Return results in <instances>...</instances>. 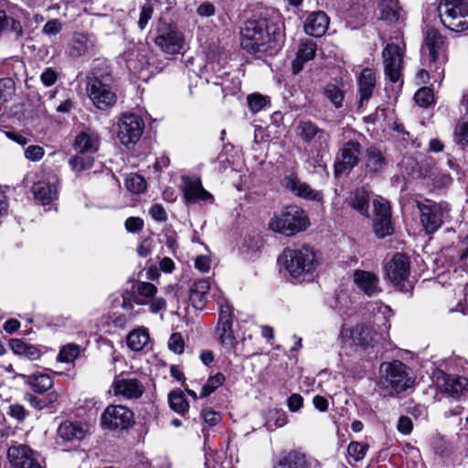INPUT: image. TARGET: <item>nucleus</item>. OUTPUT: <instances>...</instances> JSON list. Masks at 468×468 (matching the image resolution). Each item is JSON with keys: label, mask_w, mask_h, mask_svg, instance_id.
<instances>
[{"label": "nucleus", "mask_w": 468, "mask_h": 468, "mask_svg": "<svg viewBox=\"0 0 468 468\" xmlns=\"http://www.w3.org/2000/svg\"><path fill=\"white\" fill-rule=\"evenodd\" d=\"M414 100L419 106L428 107L433 102V91L429 87L420 88L415 93Z\"/></svg>", "instance_id": "nucleus-48"}, {"label": "nucleus", "mask_w": 468, "mask_h": 468, "mask_svg": "<svg viewBox=\"0 0 468 468\" xmlns=\"http://www.w3.org/2000/svg\"><path fill=\"white\" fill-rule=\"evenodd\" d=\"M209 289L210 284L205 279H200L194 282L190 289L189 298L196 309L202 310L205 307Z\"/></svg>", "instance_id": "nucleus-32"}, {"label": "nucleus", "mask_w": 468, "mask_h": 468, "mask_svg": "<svg viewBox=\"0 0 468 468\" xmlns=\"http://www.w3.org/2000/svg\"><path fill=\"white\" fill-rule=\"evenodd\" d=\"M361 154V144L356 139L346 142L339 149L335 163V173L336 175L348 172L357 165Z\"/></svg>", "instance_id": "nucleus-13"}, {"label": "nucleus", "mask_w": 468, "mask_h": 468, "mask_svg": "<svg viewBox=\"0 0 468 468\" xmlns=\"http://www.w3.org/2000/svg\"><path fill=\"white\" fill-rule=\"evenodd\" d=\"M309 226L310 220L307 212L295 205L285 207L269 221L270 229L286 237L303 232Z\"/></svg>", "instance_id": "nucleus-2"}, {"label": "nucleus", "mask_w": 468, "mask_h": 468, "mask_svg": "<svg viewBox=\"0 0 468 468\" xmlns=\"http://www.w3.org/2000/svg\"><path fill=\"white\" fill-rule=\"evenodd\" d=\"M168 346L171 351L176 354H182L184 352L185 343L183 337L178 333H174L168 341Z\"/></svg>", "instance_id": "nucleus-53"}, {"label": "nucleus", "mask_w": 468, "mask_h": 468, "mask_svg": "<svg viewBox=\"0 0 468 468\" xmlns=\"http://www.w3.org/2000/svg\"><path fill=\"white\" fill-rule=\"evenodd\" d=\"M93 45L92 36L76 33L69 45L68 53L71 58H80L86 55Z\"/></svg>", "instance_id": "nucleus-31"}, {"label": "nucleus", "mask_w": 468, "mask_h": 468, "mask_svg": "<svg viewBox=\"0 0 468 468\" xmlns=\"http://www.w3.org/2000/svg\"><path fill=\"white\" fill-rule=\"evenodd\" d=\"M283 265L292 282H311L319 265L316 251L307 245L283 251Z\"/></svg>", "instance_id": "nucleus-1"}, {"label": "nucleus", "mask_w": 468, "mask_h": 468, "mask_svg": "<svg viewBox=\"0 0 468 468\" xmlns=\"http://www.w3.org/2000/svg\"><path fill=\"white\" fill-rule=\"evenodd\" d=\"M219 309L218 320L216 329L218 340L221 346L229 352L235 354L238 341L232 330L233 324V309L225 298L218 299Z\"/></svg>", "instance_id": "nucleus-7"}, {"label": "nucleus", "mask_w": 468, "mask_h": 468, "mask_svg": "<svg viewBox=\"0 0 468 468\" xmlns=\"http://www.w3.org/2000/svg\"><path fill=\"white\" fill-rule=\"evenodd\" d=\"M389 281L400 291L406 290L405 282L410 275V259L402 253H397L386 267Z\"/></svg>", "instance_id": "nucleus-14"}, {"label": "nucleus", "mask_w": 468, "mask_h": 468, "mask_svg": "<svg viewBox=\"0 0 468 468\" xmlns=\"http://www.w3.org/2000/svg\"><path fill=\"white\" fill-rule=\"evenodd\" d=\"M7 455L13 468H45L27 445L12 446Z\"/></svg>", "instance_id": "nucleus-18"}, {"label": "nucleus", "mask_w": 468, "mask_h": 468, "mask_svg": "<svg viewBox=\"0 0 468 468\" xmlns=\"http://www.w3.org/2000/svg\"><path fill=\"white\" fill-rule=\"evenodd\" d=\"M296 135L305 144H314L317 155L328 152L331 135L309 120H300L295 128Z\"/></svg>", "instance_id": "nucleus-9"}, {"label": "nucleus", "mask_w": 468, "mask_h": 468, "mask_svg": "<svg viewBox=\"0 0 468 468\" xmlns=\"http://www.w3.org/2000/svg\"><path fill=\"white\" fill-rule=\"evenodd\" d=\"M195 267L201 272H207L210 269V259L207 256H198L195 261Z\"/></svg>", "instance_id": "nucleus-64"}, {"label": "nucleus", "mask_w": 468, "mask_h": 468, "mask_svg": "<svg viewBox=\"0 0 468 468\" xmlns=\"http://www.w3.org/2000/svg\"><path fill=\"white\" fill-rule=\"evenodd\" d=\"M88 432L89 429L86 424L67 420L58 426L56 442L63 447L71 446L84 439Z\"/></svg>", "instance_id": "nucleus-16"}, {"label": "nucleus", "mask_w": 468, "mask_h": 468, "mask_svg": "<svg viewBox=\"0 0 468 468\" xmlns=\"http://www.w3.org/2000/svg\"><path fill=\"white\" fill-rule=\"evenodd\" d=\"M57 78V72L51 68L46 69L40 76L42 83L47 87L53 85L56 82Z\"/></svg>", "instance_id": "nucleus-58"}, {"label": "nucleus", "mask_w": 468, "mask_h": 468, "mask_svg": "<svg viewBox=\"0 0 468 468\" xmlns=\"http://www.w3.org/2000/svg\"><path fill=\"white\" fill-rule=\"evenodd\" d=\"M339 336L342 339L352 338L356 345L364 347L374 346L381 338L372 326L366 324H357L352 330L342 327Z\"/></svg>", "instance_id": "nucleus-19"}, {"label": "nucleus", "mask_w": 468, "mask_h": 468, "mask_svg": "<svg viewBox=\"0 0 468 468\" xmlns=\"http://www.w3.org/2000/svg\"><path fill=\"white\" fill-rule=\"evenodd\" d=\"M438 12L448 29L455 32L468 29V0H441Z\"/></svg>", "instance_id": "nucleus-5"}, {"label": "nucleus", "mask_w": 468, "mask_h": 468, "mask_svg": "<svg viewBox=\"0 0 468 468\" xmlns=\"http://www.w3.org/2000/svg\"><path fill=\"white\" fill-rule=\"evenodd\" d=\"M202 416H203L204 421L206 423L209 424L210 426L218 424L221 420L220 414L212 410H203Z\"/></svg>", "instance_id": "nucleus-61"}, {"label": "nucleus", "mask_w": 468, "mask_h": 468, "mask_svg": "<svg viewBox=\"0 0 468 468\" xmlns=\"http://www.w3.org/2000/svg\"><path fill=\"white\" fill-rule=\"evenodd\" d=\"M9 346L16 355L31 361L38 360L42 356V352L37 346L29 345L18 338L11 339Z\"/></svg>", "instance_id": "nucleus-34"}, {"label": "nucleus", "mask_w": 468, "mask_h": 468, "mask_svg": "<svg viewBox=\"0 0 468 468\" xmlns=\"http://www.w3.org/2000/svg\"><path fill=\"white\" fill-rule=\"evenodd\" d=\"M44 154V148L39 145H29L25 150V157L33 162L39 161Z\"/></svg>", "instance_id": "nucleus-54"}, {"label": "nucleus", "mask_w": 468, "mask_h": 468, "mask_svg": "<svg viewBox=\"0 0 468 468\" xmlns=\"http://www.w3.org/2000/svg\"><path fill=\"white\" fill-rule=\"evenodd\" d=\"M58 399L59 394L55 390L48 393L44 398L37 397L31 393L25 394V400L27 401L31 407L38 410L53 406L58 401Z\"/></svg>", "instance_id": "nucleus-36"}, {"label": "nucleus", "mask_w": 468, "mask_h": 468, "mask_svg": "<svg viewBox=\"0 0 468 468\" xmlns=\"http://www.w3.org/2000/svg\"><path fill=\"white\" fill-rule=\"evenodd\" d=\"M87 80V93L96 108L106 110L115 104L117 97L108 77L99 75L94 69Z\"/></svg>", "instance_id": "nucleus-6"}, {"label": "nucleus", "mask_w": 468, "mask_h": 468, "mask_svg": "<svg viewBox=\"0 0 468 468\" xmlns=\"http://www.w3.org/2000/svg\"><path fill=\"white\" fill-rule=\"evenodd\" d=\"M370 196L365 188L354 191L349 205L361 215L368 216Z\"/></svg>", "instance_id": "nucleus-37"}, {"label": "nucleus", "mask_w": 468, "mask_h": 468, "mask_svg": "<svg viewBox=\"0 0 468 468\" xmlns=\"http://www.w3.org/2000/svg\"><path fill=\"white\" fill-rule=\"evenodd\" d=\"M149 214L155 221H165L167 218L166 212L159 204H154L149 209Z\"/></svg>", "instance_id": "nucleus-57"}, {"label": "nucleus", "mask_w": 468, "mask_h": 468, "mask_svg": "<svg viewBox=\"0 0 468 468\" xmlns=\"http://www.w3.org/2000/svg\"><path fill=\"white\" fill-rule=\"evenodd\" d=\"M282 186L299 197L312 201H320L322 199L321 193L302 181L296 174L285 176L282 180Z\"/></svg>", "instance_id": "nucleus-21"}, {"label": "nucleus", "mask_w": 468, "mask_h": 468, "mask_svg": "<svg viewBox=\"0 0 468 468\" xmlns=\"http://www.w3.org/2000/svg\"><path fill=\"white\" fill-rule=\"evenodd\" d=\"M439 387L442 392L452 397H459L467 390L468 379L464 377L443 375Z\"/></svg>", "instance_id": "nucleus-27"}, {"label": "nucleus", "mask_w": 468, "mask_h": 468, "mask_svg": "<svg viewBox=\"0 0 468 468\" xmlns=\"http://www.w3.org/2000/svg\"><path fill=\"white\" fill-rule=\"evenodd\" d=\"M61 28V23L58 19H51L44 25L42 32L48 36H54L58 34Z\"/></svg>", "instance_id": "nucleus-55"}, {"label": "nucleus", "mask_w": 468, "mask_h": 468, "mask_svg": "<svg viewBox=\"0 0 468 468\" xmlns=\"http://www.w3.org/2000/svg\"><path fill=\"white\" fill-rule=\"evenodd\" d=\"M425 46L429 50L430 59L435 61H444L443 38L435 29H429L425 37Z\"/></svg>", "instance_id": "nucleus-29"}, {"label": "nucleus", "mask_w": 468, "mask_h": 468, "mask_svg": "<svg viewBox=\"0 0 468 468\" xmlns=\"http://www.w3.org/2000/svg\"><path fill=\"white\" fill-rule=\"evenodd\" d=\"M368 446L367 444L352 441L347 447V452L356 462L361 461L367 452Z\"/></svg>", "instance_id": "nucleus-50"}, {"label": "nucleus", "mask_w": 468, "mask_h": 468, "mask_svg": "<svg viewBox=\"0 0 468 468\" xmlns=\"http://www.w3.org/2000/svg\"><path fill=\"white\" fill-rule=\"evenodd\" d=\"M380 18L388 24H395L403 18L404 10L399 0H378Z\"/></svg>", "instance_id": "nucleus-28"}, {"label": "nucleus", "mask_w": 468, "mask_h": 468, "mask_svg": "<svg viewBox=\"0 0 468 468\" xmlns=\"http://www.w3.org/2000/svg\"><path fill=\"white\" fill-rule=\"evenodd\" d=\"M25 384L28 385L35 392L42 394L49 390L54 381L48 374L35 373L32 375H21Z\"/></svg>", "instance_id": "nucleus-33"}, {"label": "nucleus", "mask_w": 468, "mask_h": 468, "mask_svg": "<svg viewBox=\"0 0 468 468\" xmlns=\"http://www.w3.org/2000/svg\"><path fill=\"white\" fill-rule=\"evenodd\" d=\"M329 18L323 11H317L310 14L304 23V31L306 34L320 37L327 30Z\"/></svg>", "instance_id": "nucleus-26"}, {"label": "nucleus", "mask_w": 468, "mask_h": 468, "mask_svg": "<svg viewBox=\"0 0 468 468\" xmlns=\"http://www.w3.org/2000/svg\"><path fill=\"white\" fill-rule=\"evenodd\" d=\"M100 136L91 129H86L80 132L75 138V148L78 151L94 154L100 146Z\"/></svg>", "instance_id": "nucleus-30"}, {"label": "nucleus", "mask_w": 468, "mask_h": 468, "mask_svg": "<svg viewBox=\"0 0 468 468\" xmlns=\"http://www.w3.org/2000/svg\"><path fill=\"white\" fill-rule=\"evenodd\" d=\"M407 367L400 361L384 362L379 367L378 385L388 394L399 393L411 386Z\"/></svg>", "instance_id": "nucleus-3"}, {"label": "nucleus", "mask_w": 468, "mask_h": 468, "mask_svg": "<svg viewBox=\"0 0 468 468\" xmlns=\"http://www.w3.org/2000/svg\"><path fill=\"white\" fill-rule=\"evenodd\" d=\"M56 180L53 182H37L33 187L32 191L37 200L40 201L43 205L51 203L57 198V185Z\"/></svg>", "instance_id": "nucleus-35"}, {"label": "nucleus", "mask_w": 468, "mask_h": 468, "mask_svg": "<svg viewBox=\"0 0 468 468\" xmlns=\"http://www.w3.org/2000/svg\"><path fill=\"white\" fill-rule=\"evenodd\" d=\"M170 408L176 413L184 415L188 411L189 404L181 390H174L168 396Z\"/></svg>", "instance_id": "nucleus-42"}, {"label": "nucleus", "mask_w": 468, "mask_h": 468, "mask_svg": "<svg viewBox=\"0 0 468 468\" xmlns=\"http://www.w3.org/2000/svg\"><path fill=\"white\" fill-rule=\"evenodd\" d=\"M315 52L316 44L312 40H305L300 43L296 57L307 62L314 58Z\"/></svg>", "instance_id": "nucleus-47"}, {"label": "nucleus", "mask_w": 468, "mask_h": 468, "mask_svg": "<svg viewBox=\"0 0 468 468\" xmlns=\"http://www.w3.org/2000/svg\"><path fill=\"white\" fill-rule=\"evenodd\" d=\"M324 96L328 99L336 108L342 106L344 93L339 87L334 84L326 85L323 90Z\"/></svg>", "instance_id": "nucleus-45"}, {"label": "nucleus", "mask_w": 468, "mask_h": 468, "mask_svg": "<svg viewBox=\"0 0 468 468\" xmlns=\"http://www.w3.org/2000/svg\"><path fill=\"white\" fill-rule=\"evenodd\" d=\"M154 42L164 52L171 55L180 53L185 44L182 33L172 27L159 29Z\"/></svg>", "instance_id": "nucleus-20"}, {"label": "nucleus", "mask_w": 468, "mask_h": 468, "mask_svg": "<svg viewBox=\"0 0 468 468\" xmlns=\"http://www.w3.org/2000/svg\"><path fill=\"white\" fill-rule=\"evenodd\" d=\"M354 282L358 289L367 296H375L381 292L379 279L374 272L356 270L354 272Z\"/></svg>", "instance_id": "nucleus-24"}, {"label": "nucleus", "mask_w": 468, "mask_h": 468, "mask_svg": "<svg viewBox=\"0 0 468 468\" xmlns=\"http://www.w3.org/2000/svg\"><path fill=\"white\" fill-rule=\"evenodd\" d=\"M11 417L15 418L16 420L22 421L25 420L27 416V411L25 408L20 404H11L9 406V411Z\"/></svg>", "instance_id": "nucleus-60"}, {"label": "nucleus", "mask_w": 468, "mask_h": 468, "mask_svg": "<svg viewBox=\"0 0 468 468\" xmlns=\"http://www.w3.org/2000/svg\"><path fill=\"white\" fill-rule=\"evenodd\" d=\"M225 381V376L221 373L210 377L206 384L203 386L200 397L205 398L213 393L218 387H220Z\"/></svg>", "instance_id": "nucleus-46"}, {"label": "nucleus", "mask_w": 468, "mask_h": 468, "mask_svg": "<svg viewBox=\"0 0 468 468\" xmlns=\"http://www.w3.org/2000/svg\"><path fill=\"white\" fill-rule=\"evenodd\" d=\"M144 129L143 119L133 113H123L118 122L117 136L125 146L135 144L141 138Z\"/></svg>", "instance_id": "nucleus-10"}, {"label": "nucleus", "mask_w": 468, "mask_h": 468, "mask_svg": "<svg viewBox=\"0 0 468 468\" xmlns=\"http://www.w3.org/2000/svg\"><path fill=\"white\" fill-rule=\"evenodd\" d=\"M240 35V45L249 53L265 52L271 48V37L265 19L246 21Z\"/></svg>", "instance_id": "nucleus-4"}, {"label": "nucleus", "mask_w": 468, "mask_h": 468, "mask_svg": "<svg viewBox=\"0 0 468 468\" xmlns=\"http://www.w3.org/2000/svg\"><path fill=\"white\" fill-rule=\"evenodd\" d=\"M376 87V74L372 69H364L357 78L358 107L361 108L372 97Z\"/></svg>", "instance_id": "nucleus-23"}, {"label": "nucleus", "mask_w": 468, "mask_h": 468, "mask_svg": "<svg viewBox=\"0 0 468 468\" xmlns=\"http://www.w3.org/2000/svg\"><path fill=\"white\" fill-rule=\"evenodd\" d=\"M373 229L378 238L383 239L393 233L389 202L382 197L373 200Z\"/></svg>", "instance_id": "nucleus-12"}, {"label": "nucleus", "mask_w": 468, "mask_h": 468, "mask_svg": "<svg viewBox=\"0 0 468 468\" xmlns=\"http://www.w3.org/2000/svg\"><path fill=\"white\" fill-rule=\"evenodd\" d=\"M420 224L427 234L436 232L441 226L443 217L450 210L447 203H436L431 199L417 201Z\"/></svg>", "instance_id": "nucleus-8"}, {"label": "nucleus", "mask_w": 468, "mask_h": 468, "mask_svg": "<svg viewBox=\"0 0 468 468\" xmlns=\"http://www.w3.org/2000/svg\"><path fill=\"white\" fill-rule=\"evenodd\" d=\"M454 141L463 149L468 147V122H463L456 125Z\"/></svg>", "instance_id": "nucleus-49"}, {"label": "nucleus", "mask_w": 468, "mask_h": 468, "mask_svg": "<svg viewBox=\"0 0 468 468\" xmlns=\"http://www.w3.org/2000/svg\"><path fill=\"white\" fill-rule=\"evenodd\" d=\"M125 186L130 192L138 195L145 191L147 184L142 176L132 173L125 177Z\"/></svg>", "instance_id": "nucleus-43"}, {"label": "nucleus", "mask_w": 468, "mask_h": 468, "mask_svg": "<svg viewBox=\"0 0 468 468\" xmlns=\"http://www.w3.org/2000/svg\"><path fill=\"white\" fill-rule=\"evenodd\" d=\"M268 104L267 99L261 94H251L248 96V105L250 110L257 113L263 110Z\"/></svg>", "instance_id": "nucleus-51"}, {"label": "nucleus", "mask_w": 468, "mask_h": 468, "mask_svg": "<svg viewBox=\"0 0 468 468\" xmlns=\"http://www.w3.org/2000/svg\"><path fill=\"white\" fill-rule=\"evenodd\" d=\"M93 154L88 152L78 151V154L69 159V165L75 172H81L90 169L93 165Z\"/></svg>", "instance_id": "nucleus-41"}, {"label": "nucleus", "mask_w": 468, "mask_h": 468, "mask_svg": "<svg viewBox=\"0 0 468 468\" xmlns=\"http://www.w3.org/2000/svg\"><path fill=\"white\" fill-rule=\"evenodd\" d=\"M7 31L12 32L16 37H20L23 31L20 22L6 16V32Z\"/></svg>", "instance_id": "nucleus-62"}, {"label": "nucleus", "mask_w": 468, "mask_h": 468, "mask_svg": "<svg viewBox=\"0 0 468 468\" xmlns=\"http://www.w3.org/2000/svg\"><path fill=\"white\" fill-rule=\"evenodd\" d=\"M149 334L146 329L139 328L133 330L127 335L126 343L129 348L133 351H141L149 342Z\"/></svg>", "instance_id": "nucleus-38"}, {"label": "nucleus", "mask_w": 468, "mask_h": 468, "mask_svg": "<svg viewBox=\"0 0 468 468\" xmlns=\"http://www.w3.org/2000/svg\"><path fill=\"white\" fill-rule=\"evenodd\" d=\"M125 229L129 232H136L142 229L144 220L138 217H130L125 220Z\"/></svg>", "instance_id": "nucleus-56"}, {"label": "nucleus", "mask_w": 468, "mask_h": 468, "mask_svg": "<svg viewBox=\"0 0 468 468\" xmlns=\"http://www.w3.org/2000/svg\"><path fill=\"white\" fill-rule=\"evenodd\" d=\"M137 294L134 296V303L140 305L147 304L155 296L157 288L151 282H140L136 285Z\"/></svg>", "instance_id": "nucleus-39"}, {"label": "nucleus", "mask_w": 468, "mask_h": 468, "mask_svg": "<svg viewBox=\"0 0 468 468\" xmlns=\"http://www.w3.org/2000/svg\"><path fill=\"white\" fill-rule=\"evenodd\" d=\"M101 424L111 430H126L133 424V413L122 405L108 406L101 415Z\"/></svg>", "instance_id": "nucleus-11"}, {"label": "nucleus", "mask_w": 468, "mask_h": 468, "mask_svg": "<svg viewBox=\"0 0 468 468\" xmlns=\"http://www.w3.org/2000/svg\"><path fill=\"white\" fill-rule=\"evenodd\" d=\"M386 76L391 82H397L402 69V51L396 44H388L382 51Z\"/></svg>", "instance_id": "nucleus-17"}, {"label": "nucleus", "mask_w": 468, "mask_h": 468, "mask_svg": "<svg viewBox=\"0 0 468 468\" xmlns=\"http://www.w3.org/2000/svg\"><path fill=\"white\" fill-rule=\"evenodd\" d=\"M388 165L383 152L375 145L367 148L364 157V166L367 174L377 175L381 173Z\"/></svg>", "instance_id": "nucleus-25"}, {"label": "nucleus", "mask_w": 468, "mask_h": 468, "mask_svg": "<svg viewBox=\"0 0 468 468\" xmlns=\"http://www.w3.org/2000/svg\"><path fill=\"white\" fill-rule=\"evenodd\" d=\"M152 15H153V7L152 6L144 5L142 7L139 21H138V26L141 29H144L146 27L148 21L152 17Z\"/></svg>", "instance_id": "nucleus-59"}, {"label": "nucleus", "mask_w": 468, "mask_h": 468, "mask_svg": "<svg viewBox=\"0 0 468 468\" xmlns=\"http://www.w3.org/2000/svg\"><path fill=\"white\" fill-rule=\"evenodd\" d=\"M112 388L115 396L127 399H139L144 392V386L140 380L121 376L114 378Z\"/></svg>", "instance_id": "nucleus-22"}, {"label": "nucleus", "mask_w": 468, "mask_h": 468, "mask_svg": "<svg viewBox=\"0 0 468 468\" xmlns=\"http://www.w3.org/2000/svg\"><path fill=\"white\" fill-rule=\"evenodd\" d=\"M80 354V347L76 344H67L63 346L58 355V361L64 363H72Z\"/></svg>", "instance_id": "nucleus-44"}, {"label": "nucleus", "mask_w": 468, "mask_h": 468, "mask_svg": "<svg viewBox=\"0 0 468 468\" xmlns=\"http://www.w3.org/2000/svg\"><path fill=\"white\" fill-rule=\"evenodd\" d=\"M148 303L150 304V311L154 314L158 313L161 310H164L166 306V302L162 297H153Z\"/></svg>", "instance_id": "nucleus-63"}, {"label": "nucleus", "mask_w": 468, "mask_h": 468, "mask_svg": "<svg viewBox=\"0 0 468 468\" xmlns=\"http://www.w3.org/2000/svg\"><path fill=\"white\" fill-rule=\"evenodd\" d=\"M180 187L186 203L213 201V196L203 187L201 178L198 176H182Z\"/></svg>", "instance_id": "nucleus-15"}, {"label": "nucleus", "mask_w": 468, "mask_h": 468, "mask_svg": "<svg viewBox=\"0 0 468 468\" xmlns=\"http://www.w3.org/2000/svg\"><path fill=\"white\" fill-rule=\"evenodd\" d=\"M275 468H307L305 455L298 452H291L281 458Z\"/></svg>", "instance_id": "nucleus-40"}, {"label": "nucleus", "mask_w": 468, "mask_h": 468, "mask_svg": "<svg viewBox=\"0 0 468 468\" xmlns=\"http://www.w3.org/2000/svg\"><path fill=\"white\" fill-rule=\"evenodd\" d=\"M15 92V82L11 78L0 80V100L7 101Z\"/></svg>", "instance_id": "nucleus-52"}]
</instances>
